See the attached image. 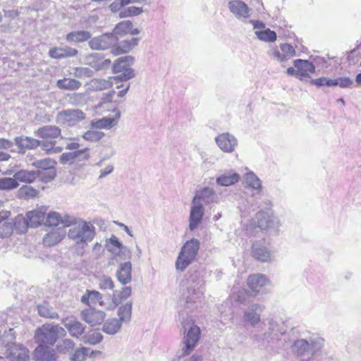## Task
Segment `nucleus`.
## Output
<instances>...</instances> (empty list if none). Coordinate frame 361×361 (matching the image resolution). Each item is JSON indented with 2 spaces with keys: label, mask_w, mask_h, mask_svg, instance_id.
Wrapping results in <instances>:
<instances>
[{
  "label": "nucleus",
  "mask_w": 361,
  "mask_h": 361,
  "mask_svg": "<svg viewBox=\"0 0 361 361\" xmlns=\"http://www.w3.org/2000/svg\"><path fill=\"white\" fill-rule=\"evenodd\" d=\"M56 141L51 140H39V146L42 147V149L47 154H49L53 148L54 145H56Z\"/></svg>",
  "instance_id": "obj_63"
},
{
  "label": "nucleus",
  "mask_w": 361,
  "mask_h": 361,
  "mask_svg": "<svg viewBox=\"0 0 361 361\" xmlns=\"http://www.w3.org/2000/svg\"><path fill=\"white\" fill-rule=\"evenodd\" d=\"M294 67L298 69V79L300 80H304L306 78H310V73H314L315 72L314 65L307 61L303 59H296L293 62Z\"/></svg>",
  "instance_id": "obj_20"
},
{
  "label": "nucleus",
  "mask_w": 361,
  "mask_h": 361,
  "mask_svg": "<svg viewBox=\"0 0 361 361\" xmlns=\"http://www.w3.org/2000/svg\"><path fill=\"white\" fill-rule=\"evenodd\" d=\"M269 327L267 330L264 332L265 334L267 335V338L271 341L274 338L278 339V337L279 334L283 335L284 334L283 332L279 331L277 328L279 326V324L276 322H275L274 319H270L269 321Z\"/></svg>",
  "instance_id": "obj_45"
},
{
  "label": "nucleus",
  "mask_w": 361,
  "mask_h": 361,
  "mask_svg": "<svg viewBox=\"0 0 361 361\" xmlns=\"http://www.w3.org/2000/svg\"><path fill=\"white\" fill-rule=\"evenodd\" d=\"M192 200L195 203L217 204L219 202V197L214 189L205 187L196 192Z\"/></svg>",
  "instance_id": "obj_13"
},
{
  "label": "nucleus",
  "mask_w": 361,
  "mask_h": 361,
  "mask_svg": "<svg viewBox=\"0 0 361 361\" xmlns=\"http://www.w3.org/2000/svg\"><path fill=\"white\" fill-rule=\"evenodd\" d=\"M258 226L271 234L276 235L280 227L278 217L272 215L271 212L259 211L257 213Z\"/></svg>",
  "instance_id": "obj_7"
},
{
  "label": "nucleus",
  "mask_w": 361,
  "mask_h": 361,
  "mask_svg": "<svg viewBox=\"0 0 361 361\" xmlns=\"http://www.w3.org/2000/svg\"><path fill=\"white\" fill-rule=\"evenodd\" d=\"M120 116V112L117 111L116 114V118L104 117L97 121L96 127L99 128L110 129L117 125Z\"/></svg>",
  "instance_id": "obj_39"
},
{
  "label": "nucleus",
  "mask_w": 361,
  "mask_h": 361,
  "mask_svg": "<svg viewBox=\"0 0 361 361\" xmlns=\"http://www.w3.org/2000/svg\"><path fill=\"white\" fill-rule=\"evenodd\" d=\"M331 87L339 86L341 88H352L354 84L353 80L349 77H340L331 79Z\"/></svg>",
  "instance_id": "obj_49"
},
{
  "label": "nucleus",
  "mask_w": 361,
  "mask_h": 361,
  "mask_svg": "<svg viewBox=\"0 0 361 361\" xmlns=\"http://www.w3.org/2000/svg\"><path fill=\"white\" fill-rule=\"evenodd\" d=\"M39 314L44 318L57 319L59 318L58 313L54 311V308L48 303L44 302L43 304L37 306Z\"/></svg>",
  "instance_id": "obj_38"
},
{
  "label": "nucleus",
  "mask_w": 361,
  "mask_h": 361,
  "mask_svg": "<svg viewBox=\"0 0 361 361\" xmlns=\"http://www.w3.org/2000/svg\"><path fill=\"white\" fill-rule=\"evenodd\" d=\"M87 353L88 348L85 347L77 349L72 355L71 360V361H84L87 356Z\"/></svg>",
  "instance_id": "obj_58"
},
{
  "label": "nucleus",
  "mask_w": 361,
  "mask_h": 361,
  "mask_svg": "<svg viewBox=\"0 0 361 361\" xmlns=\"http://www.w3.org/2000/svg\"><path fill=\"white\" fill-rule=\"evenodd\" d=\"M204 213V209L202 203H195L192 201V204L190 209V219H189V228L190 231H194L201 223Z\"/></svg>",
  "instance_id": "obj_17"
},
{
  "label": "nucleus",
  "mask_w": 361,
  "mask_h": 361,
  "mask_svg": "<svg viewBox=\"0 0 361 361\" xmlns=\"http://www.w3.org/2000/svg\"><path fill=\"white\" fill-rule=\"evenodd\" d=\"M142 8L136 6H130L126 8H123L119 12V17L126 18L130 16H138L142 13Z\"/></svg>",
  "instance_id": "obj_53"
},
{
  "label": "nucleus",
  "mask_w": 361,
  "mask_h": 361,
  "mask_svg": "<svg viewBox=\"0 0 361 361\" xmlns=\"http://www.w3.org/2000/svg\"><path fill=\"white\" fill-rule=\"evenodd\" d=\"M269 283V280L262 274H255L250 275L247 284L254 295L264 292V288Z\"/></svg>",
  "instance_id": "obj_12"
},
{
  "label": "nucleus",
  "mask_w": 361,
  "mask_h": 361,
  "mask_svg": "<svg viewBox=\"0 0 361 361\" xmlns=\"http://www.w3.org/2000/svg\"><path fill=\"white\" fill-rule=\"evenodd\" d=\"M65 329L58 324H45L37 329L35 339L38 344L53 346L60 336H65Z\"/></svg>",
  "instance_id": "obj_3"
},
{
  "label": "nucleus",
  "mask_w": 361,
  "mask_h": 361,
  "mask_svg": "<svg viewBox=\"0 0 361 361\" xmlns=\"http://www.w3.org/2000/svg\"><path fill=\"white\" fill-rule=\"evenodd\" d=\"M112 80L114 78H109V79L94 78L91 80L90 85L93 90L102 91L107 90L113 85Z\"/></svg>",
  "instance_id": "obj_37"
},
{
  "label": "nucleus",
  "mask_w": 361,
  "mask_h": 361,
  "mask_svg": "<svg viewBox=\"0 0 361 361\" xmlns=\"http://www.w3.org/2000/svg\"><path fill=\"white\" fill-rule=\"evenodd\" d=\"M106 247L108 251L115 255L117 251L126 250V246L118 240V238L112 235L110 238L106 240Z\"/></svg>",
  "instance_id": "obj_41"
},
{
  "label": "nucleus",
  "mask_w": 361,
  "mask_h": 361,
  "mask_svg": "<svg viewBox=\"0 0 361 361\" xmlns=\"http://www.w3.org/2000/svg\"><path fill=\"white\" fill-rule=\"evenodd\" d=\"M39 173V177L43 182L48 183L51 181L56 177V173L54 168L45 171H37Z\"/></svg>",
  "instance_id": "obj_57"
},
{
  "label": "nucleus",
  "mask_w": 361,
  "mask_h": 361,
  "mask_svg": "<svg viewBox=\"0 0 361 361\" xmlns=\"http://www.w3.org/2000/svg\"><path fill=\"white\" fill-rule=\"evenodd\" d=\"M87 339V340L85 343L91 345H96L102 341L103 336L99 332H94L89 335Z\"/></svg>",
  "instance_id": "obj_62"
},
{
  "label": "nucleus",
  "mask_w": 361,
  "mask_h": 361,
  "mask_svg": "<svg viewBox=\"0 0 361 361\" xmlns=\"http://www.w3.org/2000/svg\"><path fill=\"white\" fill-rule=\"evenodd\" d=\"M65 226L70 227L68 237L76 245L83 249L95 236V228L90 223L83 220H76L75 217L67 216L65 219Z\"/></svg>",
  "instance_id": "obj_2"
},
{
  "label": "nucleus",
  "mask_w": 361,
  "mask_h": 361,
  "mask_svg": "<svg viewBox=\"0 0 361 361\" xmlns=\"http://www.w3.org/2000/svg\"><path fill=\"white\" fill-rule=\"evenodd\" d=\"M118 38L112 32L104 33L91 39L88 44L94 50L111 49L118 44Z\"/></svg>",
  "instance_id": "obj_8"
},
{
  "label": "nucleus",
  "mask_w": 361,
  "mask_h": 361,
  "mask_svg": "<svg viewBox=\"0 0 361 361\" xmlns=\"http://www.w3.org/2000/svg\"><path fill=\"white\" fill-rule=\"evenodd\" d=\"M86 63L95 71H99L108 69L111 61L110 59H104L100 54H92L87 56Z\"/></svg>",
  "instance_id": "obj_19"
},
{
  "label": "nucleus",
  "mask_w": 361,
  "mask_h": 361,
  "mask_svg": "<svg viewBox=\"0 0 361 361\" xmlns=\"http://www.w3.org/2000/svg\"><path fill=\"white\" fill-rule=\"evenodd\" d=\"M239 180L240 176L238 173L233 171H228L218 176L216 183L220 186H230L238 183Z\"/></svg>",
  "instance_id": "obj_28"
},
{
  "label": "nucleus",
  "mask_w": 361,
  "mask_h": 361,
  "mask_svg": "<svg viewBox=\"0 0 361 361\" xmlns=\"http://www.w3.org/2000/svg\"><path fill=\"white\" fill-rule=\"evenodd\" d=\"M51 345L38 344L34 350V358L36 361H53L56 359V351Z\"/></svg>",
  "instance_id": "obj_21"
},
{
  "label": "nucleus",
  "mask_w": 361,
  "mask_h": 361,
  "mask_svg": "<svg viewBox=\"0 0 361 361\" xmlns=\"http://www.w3.org/2000/svg\"><path fill=\"white\" fill-rule=\"evenodd\" d=\"M139 40L140 38L133 37L130 39H126L119 43L118 42L115 47L111 49V53L116 56L128 53L137 45Z\"/></svg>",
  "instance_id": "obj_27"
},
{
  "label": "nucleus",
  "mask_w": 361,
  "mask_h": 361,
  "mask_svg": "<svg viewBox=\"0 0 361 361\" xmlns=\"http://www.w3.org/2000/svg\"><path fill=\"white\" fill-rule=\"evenodd\" d=\"M91 38V34L89 31L78 30L68 33L66 36V40L68 42H84Z\"/></svg>",
  "instance_id": "obj_34"
},
{
  "label": "nucleus",
  "mask_w": 361,
  "mask_h": 361,
  "mask_svg": "<svg viewBox=\"0 0 361 361\" xmlns=\"http://www.w3.org/2000/svg\"><path fill=\"white\" fill-rule=\"evenodd\" d=\"M15 142L20 152H24L25 149H35L39 147V140L28 136L16 137Z\"/></svg>",
  "instance_id": "obj_26"
},
{
  "label": "nucleus",
  "mask_w": 361,
  "mask_h": 361,
  "mask_svg": "<svg viewBox=\"0 0 361 361\" xmlns=\"http://www.w3.org/2000/svg\"><path fill=\"white\" fill-rule=\"evenodd\" d=\"M132 264L130 262L121 263L116 273L118 281L123 285H126L132 279Z\"/></svg>",
  "instance_id": "obj_24"
},
{
  "label": "nucleus",
  "mask_w": 361,
  "mask_h": 361,
  "mask_svg": "<svg viewBox=\"0 0 361 361\" xmlns=\"http://www.w3.org/2000/svg\"><path fill=\"white\" fill-rule=\"evenodd\" d=\"M105 313L100 310L89 308L82 311V319L91 326H96L103 322Z\"/></svg>",
  "instance_id": "obj_18"
},
{
  "label": "nucleus",
  "mask_w": 361,
  "mask_h": 361,
  "mask_svg": "<svg viewBox=\"0 0 361 361\" xmlns=\"http://www.w3.org/2000/svg\"><path fill=\"white\" fill-rule=\"evenodd\" d=\"M324 342L319 335L305 331L293 341L290 351L300 361H309L314 353L322 349Z\"/></svg>",
  "instance_id": "obj_1"
},
{
  "label": "nucleus",
  "mask_w": 361,
  "mask_h": 361,
  "mask_svg": "<svg viewBox=\"0 0 361 361\" xmlns=\"http://www.w3.org/2000/svg\"><path fill=\"white\" fill-rule=\"evenodd\" d=\"M122 322L117 318L107 319L102 327V330L106 334H116L121 329Z\"/></svg>",
  "instance_id": "obj_36"
},
{
  "label": "nucleus",
  "mask_w": 361,
  "mask_h": 361,
  "mask_svg": "<svg viewBox=\"0 0 361 361\" xmlns=\"http://www.w3.org/2000/svg\"><path fill=\"white\" fill-rule=\"evenodd\" d=\"M85 118L84 113L80 109H66L59 111L56 116L58 122L74 125Z\"/></svg>",
  "instance_id": "obj_10"
},
{
  "label": "nucleus",
  "mask_w": 361,
  "mask_h": 361,
  "mask_svg": "<svg viewBox=\"0 0 361 361\" xmlns=\"http://www.w3.org/2000/svg\"><path fill=\"white\" fill-rule=\"evenodd\" d=\"M331 78H327L325 77H322L317 79H311L310 83L317 87H321L326 85L328 87H331Z\"/></svg>",
  "instance_id": "obj_61"
},
{
  "label": "nucleus",
  "mask_w": 361,
  "mask_h": 361,
  "mask_svg": "<svg viewBox=\"0 0 361 361\" xmlns=\"http://www.w3.org/2000/svg\"><path fill=\"white\" fill-rule=\"evenodd\" d=\"M98 286L102 290H113L114 283L112 279L106 275L98 278Z\"/></svg>",
  "instance_id": "obj_54"
},
{
  "label": "nucleus",
  "mask_w": 361,
  "mask_h": 361,
  "mask_svg": "<svg viewBox=\"0 0 361 361\" xmlns=\"http://www.w3.org/2000/svg\"><path fill=\"white\" fill-rule=\"evenodd\" d=\"M264 310V306L258 303L251 304L243 312L244 321L251 326H256L261 321V314Z\"/></svg>",
  "instance_id": "obj_9"
},
{
  "label": "nucleus",
  "mask_w": 361,
  "mask_h": 361,
  "mask_svg": "<svg viewBox=\"0 0 361 361\" xmlns=\"http://www.w3.org/2000/svg\"><path fill=\"white\" fill-rule=\"evenodd\" d=\"M62 59L75 57L78 54V50L68 46L61 47Z\"/></svg>",
  "instance_id": "obj_60"
},
{
  "label": "nucleus",
  "mask_w": 361,
  "mask_h": 361,
  "mask_svg": "<svg viewBox=\"0 0 361 361\" xmlns=\"http://www.w3.org/2000/svg\"><path fill=\"white\" fill-rule=\"evenodd\" d=\"M252 255L257 261L267 262L271 260V251L266 246L264 240L255 242L251 247Z\"/></svg>",
  "instance_id": "obj_14"
},
{
  "label": "nucleus",
  "mask_w": 361,
  "mask_h": 361,
  "mask_svg": "<svg viewBox=\"0 0 361 361\" xmlns=\"http://www.w3.org/2000/svg\"><path fill=\"white\" fill-rule=\"evenodd\" d=\"M215 142L221 151L226 153L233 152L238 145L235 137L229 133H223L215 138Z\"/></svg>",
  "instance_id": "obj_11"
},
{
  "label": "nucleus",
  "mask_w": 361,
  "mask_h": 361,
  "mask_svg": "<svg viewBox=\"0 0 361 361\" xmlns=\"http://www.w3.org/2000/svg\"><path fill=\"white\" fill-rule=\"evenodd\" d=\"M87 148H84L80 150L63 153L60 156L59 162L61 164H73L75 160H87L89 158V154L87 152Z\"/></svg>",
  "instance_id": "obj_23"
},
{
  "label": "nucleus",
  "mask_w": 361,
  "mask_h": 361,
  "mask_svg": "<svg viewBox=\"0 0 361 361\" xmlns=\"http://www.w3.org/2000/svg\"><path fill=\"white\" fill-rule=\"evenodd\" d=\"M200 329L197 325L192 324L189 326L182 341L181 353L178 356V359L189 355L194 350L200 339Z\"/></svg>",
  "instance_id": "obj_6"
},
{
  "label": "nucleus",
  "mask_w": 361,
  "mask_h": 361,
  "mask_svg": "<svg viewBox=\"0 0 361 361\" xmlns=\"http://www.w3.org/2000/svg\"><path fill=\"white\" fill-rule=\"evenodd\" d=\"M267 335L268 334H265L264 333L253 334L251 336V339L254 342H257V343H265V342L269 343L270 341L267 338Z\"/></svg>",
  "instance_id": "obj_64"
},
{
  "label": "nucleus",
  "mask_w": 361,
  "mask_h": 361,
  "mask_svg": "<svg viewBox=\"0 0 361 361\" xmlns=\"http://www.w3.org/2000/svg\"><path fill=\"white\" fill-rule=\"evenodd\" d=\"M45 219V210L43 208L30 211L24 218V224L27 227L36 228Z\"/></svg>",
  "instance_id": "obj_22"
},
{
  "label": "nucleus",
  "mask_w": 361,
  "mask_h": 361,
  "mask_svg": "<svg viewBox=\"0 0 361 361\" xmlns=\"http://www.w3.org/2000/svg\"><path fill=\"white\" fill-rule=\"evenodd\" d=\"M75 343L68 338L63 340L57 345V350L61 353H67L73 350Z\"/></svg>",
  "instance_id": "obj_56"
},
{
  "label": "nucleus",
  "mask_w": 361,
  "mask_h": 361,
  "mask_svg": "<svg viewBox=\"0 0 361 361\" xmlns=\"http://www.w3.org/2000/svg\"><path fill=\"white\" fill-rule=\"evenodd\" d=\"M82 86V83L75 79L63 78V79L58 80L56 82V87L63 90H78Z\"/></svg>",
  "instance_id": "obj_32"
},
{
  "label": "nucleus",
  "mask_w": 361,
  "mask_h": 361,
  "mask_svg": "<svg viewBox=\"0 0 361 361\" xmlns=\"http://www.w3.org/2000/svg\"><path fill=\"white\" fill-rule=\"evenodd\" d=\"M255 34L257 38L262 41L273 42L276 39V32L269 28L264 30L256 31Z\"/></svg>",
  "instance_id": "obj_48"
},
{
  "label": "nucleus",
  "mask_w": 361,
  "mask_h": 361,
  "mask_svg": "<svg viewBox=\"0 0 361 361\" xmlns=\"http://www.w3.org/2000/svg\"><path fill=\"white\" fill-rule=\"evenodd\" d=\"M20 197L30 199L37 195V190L29 185H23L18 190Z\"/></svg>",
  "instance_id": "obj_51"
},
{
  "label": "nucleus",
  "mask_w": 361,
  "mask_h": 361,
  "mask_svg": "<svg viewBox=\"0 0 361 361\" xmlns=\"http://www.w3.org/2000/svg\"><path fill=\"white\" fill-rule=\"evenodd\" d=\"M280 49L283 52L285 58L289 59L290 58L295 56V50L293 46L289 44H282L280 45Z\"/></svg>",
  "instance_id": "obj_59"
},
{
  "label": "nucleus",
  "mask_w": 361,
  "mask_h": 361,
  "mask_svg": "<svg viewBox=\"0 0 361 361\" xmlns=\"http://www.w3.org/2000/svg\"><path fill=\"white\" fill-rule=\"evenodd\" d=\"M61 324H63L72 337L79 338L85 332V326L75 317L63 318L61 320Z\"/></svg>",
  "instance_id": "obj_16"
},
{
  "label": "nucleus",
  "mask_w": 361,
  "mask_h": 361,
  "mask_svg": "<svg viewBox=\"0 0 361 361\" xmlns=\"http://www.w3.org/2000/svg\"><path fill=\"white\" fill-rule=\"evenodd\" d=\"M68 216L66 215L63 218L61 216V215L57 212H51L48 214L45 224L49 226H57L60 224H62L63 226H65V219Z\"/></svg>",
  "instance_id": "obj_44"
},
{
  "label": "nucleus",
  "mask_w": 361,
  "mask_h": 361,
  "mask_svg": "<svg viewBox=\"0 0 361 361\" xmlns=\"http://www.w3.org/2000/svg\"><path fill=\"white\" fill-rule=\"evenodd\" d=\"M55 164L56 162L51 159H44L34 161L32 165L42 171H45L54 168Z\"/></svg>",
  "instance_id": "obj_52"
},
{
  "label": "nucleus",
  "mask_w": 361,
  "mask_h": 361,
  "mask_svg": "<svg viewBox=\"0 0 361 361\" xmlns=\"http://www.w3.org/2000/svg\"><path fill=\"white\" fill-rule=\"evenodd\" d=\"M104 133L97 130H90L85 132L82 137L85 140L91 142H97L104 137Z\"/></svg>",
  "instance_id": "obj_55"
},
{
  "label": "nucleus",
  "mask_w": 361,
  "mask_h": 361,
  "mask_svg": "<svg viewBox=\"0 0 361 361\" xmlns=\"http://www.w3.org/2000/svg\"><path fill=\"white\" fill-rule=\"evenodd\" d=\"M65 233L66 232L62 229H53L43 238V242L46 245H54L64 238Z\"/></svg>",
  "instance_id": "obj_29"
},
{
  "label": "nucleus",
  "mask_w": 361,
  "mask_h": 361,
  "mask_svg": "<svg viewBox=\"0 0 361 361\" xmlns=\"http://www.w3.org/2000/svg\"><path fill=\"white\" fill-rule=\"evenodd\" d=\"M102 295L97 290H87L86 293L81 297V302L91 306L99 303L103 305Z\"/></svg>",
  "instance_id": "obj_33"
},
{
  "label": "nucleus",
  "mask_w": 361,
  "mask_h": 361,
  "mask_svg": "<svg viewBox=\"0 0 361 361\" xmlns=\"http://www.w3.org/2000/svg\"><path fill=\"white\" fill-rule=\"evenodd\" d=\"M18 185L14 176L13 178L5 177L0 178V190H13L18 188Z\"/></svg>",
  "instance_id": "obj_50"
},
{
  "label": "nucleus",
  "mask_w": 361,
  "mask_h": 361,
  "mask_svg": "<svg viewBox=\"0 0 361 361\" xmlns=\"http://www.w3.org/2000/svg\"><path fill=\"white\" fill-rule=\"evenodd\" d=\"M245 183L252 189L257 190L262 189L261 180L253 172H248L245 175Z\"/></svg>",
  "instance_id": "obj_43"
},
{
  "label": "nucleus",
  "mask_w": 361,
  "mask_h": 361,
  "mask_svg": "<svg viewBox=\"0 0 361 361\" xmlns=\"http://www.w3.org/2000/svg\"><path fill=\"white\" fill-rule=\"evenodd\" d=\"M200 241L192 238L186 241L181 247L176 261V269L179 272L184 271L196 258L200 249Z\"/></svg>",
  "instance_id": "obj_4"
},
{
  "label": "nucleus",
  "mask_w": 361,
  "mask_h": 361,
  "mask_svg": "<svg viewBox=\"0 0 361 361\" xmlns=\"http://www.w3.org/2000/svg\"><path fill=\"white\" fill-rule=\"evenodd\" d=\"M132 293L131 288L126 286L123 288L121 291H114L113 295V302L116 305L120 304L123 300L127 299Z\"/></svg>",
  "instance_id": "obj_46"
},
{
  "label": "nucleus",
  "mask_w": 361,
  "mask_h": 361,
  "mask_svg": "<svg viewBox=\"0 0 361 361\" xmlns=\"http://www.w3.org/2000/svg\"><path fill=\"white\" fill-rule=\"evenodd\" d=\"M132 314V302H128L121 305L118 311V319L121 322L127 323L130 320Z\"/></svg>",
  "instance_id": "obj_42"
},
{
  "label": "nucleus",
  "mask_w": 361,
  "mask_h": 361,
  "mask_svg": "<svg viewBox=\"0 0 361 361\" xmlns=\"http://www.w3.org/2000/svg\"><path fill=\"white\" fill-rule=\"evenodd\" d=\"M188 286H192L194 288L202 289L204 285V271L200 269H191L188 278Z\"/></svg>",
  "instance_id": "obj_30"
},
{
  "label": "nucleus",
  "mask_w": 361,
  "mask_h": 361,
  "mask_svg": "<svg viewBox=\"0 0 361 361\" xmlns=\"http://www.w3.org/2000/svg\"><path fill=\"white\" fill-rule=\"evenodd\" d=\"M228 8L238 19L247 18L250 16L251 9L241 0H232L228 4Z\"/></svg>",
  "instance_id": "obj_15"
},
{
  "label": "nucleus",
  "mask_w": 361,
  "mask_h": 361,
  "mask_svg": "<svg viewBox=\"0 0 361 361\" xmlns=\"http://www.w3.org/2000/svg\"><path fill=\"white\" fill-rule=\"evenodd\" d=\"M135 59L132 56H124L117 59L112 67L114 73H120L114 77L116 84L127 81L135 77L134 70L130 66L134 63Z\"/></svg>",
  "instance_id": "obj_5"
},
{
  "label": "nucleus",
  "mask_w": 361,
  "mask_h": 361,
  "mask_svg": "<svg viewBox=\"0 0 361 361\" xmlns=\"http://www.w3.org/2000/svg\"><path fill=\"white\" fill-rule=\"evenodd\" d=\"M133 27V23L130 20H123L118 23L114 29L113 34L116 37L123 36L129 34L131 28Z\"/></svg>",
  "instance_id": "obj_40"
},
{
  "label": "nucleus",
  "mask_w": 361,
  "mask_h": 361,
  "mask_svg": "<svg viewBox=\"0 0 361 361\" xmlns=\"http://www.w3.org/2000/svg\"><path fill=\"white\" fill-rule=\"evenodd\" d=\"M94 73V71L87 67H75L70 72L71 75L78 78H91Z\"/></svg>",
  "instance_id": "obj_47"
},
{
  "label": "nucleus",
  "mask_w": 361,
  "mask_h": 361,
  "mask_svg": "<svg viewBox=\"0 0 361 361\" xmlns=\"http://www.w3.org/2000/svg\"><path fill=\"white\" fill-rule=\"evenodd\" d=\"M202 295L203 290L202 289L194 288L192 286H188L187 295L185 297L187 308L192 307L190 304L192 305L200 302Z\"/></svg>",
  "instance_id": "obj_35"
},
{
  "label": "nucleus",
  "mask_w": 361,
  "mask_h": 361,
  "mask_svg": "<svg viewBox=\"0 0 361 361\" xmlns=\"http://www.w3.org/2000/svg\"><path fill=\"white\" fill-rule=\"evenodd\" d=\"M61 129L54 125H47L39 128L35 135L42 139H54L61 136Z\"/></svg>",
  "instance_id": "obj_25"
},
{
  "label": "nucleus",
  "mask_w": 361,
  "mask_h": 361,
  "mask_svg": "<svg viewBox=\"0 0 361 361\" xmlns=\"http://www.w3.org/2000/svg\"><path fill=\"white\" fill-rule=\"evenodd\" d=\"M17 182L26 183H33L38 177L39 173L36 171L19 170L14 173Z\"/></svg>",
  "instance_id": "obj_31"
}]
</instances>
